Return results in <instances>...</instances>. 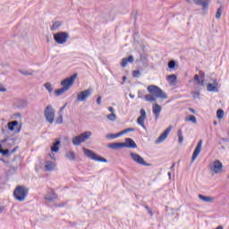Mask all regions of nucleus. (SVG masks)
<instances>
[{
  "label": "nucleus",
  "instance_id": "f257e3e1",
  "mask_svg": "<svg viewBox=\"0 0 229 229\" xmlns=\"http://www.w3.org/2000/svg\"><path fill=\"white\" fill-rule=\"evenodd\" d=\"M78 78V73H74L73 75L61 81V85L63 86L61 89L55 90V95L58 98L65 92H69L71 90L72 85H74V81Z\"/></svg>",
  "mask_w": 229,
  "mask_h": 229
},
{
  "label": "nucleus",
  "instance_id": "f03ea898",
  "mask_svg": "<svg viewBox=\"0 0 229 229\" xmlns=\"http://www.w3.org/2000/svg\"><path fill=\"white\" fill-rule=\"evenodd\" d=\"M30 192V189L18 185L13 191V196L17 201H24L28 193Z\"/></svg>",
  "mask_w": 229,
  "mask_h": 229
},
{
  "label": "nucleus",
  "instance_id": "7ed1b4c3",
  "mask_svg": "<svg viewBox=\"0 0 229 229\" xmlns=\"http://www.w3.org/2000/svg\"><path fill=\"white\" fill-rule=\"evenodd\" d=\"M148 92L151 94V96H155V98H159L160 99H167V94L160 89V87L157 85H150L147 88Z\"/></svg>",
  "mask_w": 229,
  "mask_h": 229
},
{
  "label": "nucleus",
  "instance_id": "20e7f679",
  "mask_svg": "<svg viewBox=\"0 0 229 229\" xmlns=\"http://www.w3.org/2000/svg\"><path fill=\"white\" fill-rule=\"evenodd\" d=\"M83 153L88 158H90V160H94L95 162H103L105 164L108 162L106 158L102 157L101 156L96 154L93 150H90L89 148H84Z\"/></svg>",
  "mask_w": 229,
  "mask_h": 229
},
{
  "label": "nucleus",
  "instance_id": "39448f33",
  "mask_svg": "<svg viewBox=\"0 0 229 229\" xmlns=\"http://www.w3.org/2000/svg\"><path fill=\"white\" fill-rule=\"evenodd\" d=\"M91 136L92 132L90 131H84L81 135L72 138V144L73 146H80L81 143L85 142V140H89Z\"/></svg>",
  "mask_w": 229,
  "mask_h": 229
},
{
  "label": "nucleus",
  "instance_id": "423d86ee",
  "mask_svg": "<svg viewBox=\"0 0 229 229\" xmlns=\"http://www.w3.org/2000/svg\"><path fill=\"white\" fill-rule=\"evenodd\" d=\"M55 108H53V106L48 105L44 111V115H45V119L46 121H47V123H49V124H53V123H55Z\"/></svg>",
  "mask_w": 229,
  "mask_h": 229
},
{
  "label": "nucleus",
  "instance_id": "0eeeda50",
  "mask_svg": "<svg viewBox=\"0 0 229 229\" xmlns=\"http://www.w3.org/2000/svg\"><path fill=\"white\" fill-rule=\"evenodd\" d=\"M54 40L56 44H65L69 40V33L65 31H60L54 34Z\"/></svg>",
  "mask_w": 229,
  "mask_h": 229
},
{
  "label": "nucleus",
  "instance_id": "6e6552de",
  "mask_svg": "<svg viewBox=\"0 0 229 229\" xmlns=\"http://www.w3.org/2000/svg\"><path fill=\"white\" fill-rule=\"evenodd\" d=\"M130 157L133 160V162H135L136 164H139V165H145L146 167H151V164L145 162L144 158L140 157V155L135 152H131Z\"/></svg>",
  "mask_w": 229,
  "mask_h": 229
},
{
  "label": "nucleus",
  "instance_id": "1a4fd4ad",
  "mask_svg": "<svg viewBox=\"0 0 229 229\" xmlns=\"http://www.w3.org/2000/svg\"><path fill=\"white\" fill-rule=\"evenodd\" d=\"M90 96H92V88H89L84 91L79 92L77 94V101L85 102L88 98H90Z\"/></svg>",
  "mask_w": 229,
  "mask_h": 229
},
{
  "label": "nucleus",
  "instance_id": "9d476101",
  "mask_svg": "<svg viewBox=\"0 0 229 229\" xmlns=\"http://www.w3.org/2000/svg\"><path fill=\"white\" fill-rule=\"evenodd\" d=\"M197 6H201L203 12L208 10V4H210V0H192ZM187 3H191V0H186Z\"/></svg>",
  "mask_w": 229,
  "mask_h": 229
},
{
  "label": "nucleus",
  "instance_id": "9b49d317",
  "mask_svg": "<svg viewBox=\"0 0 229 229\" xmlns=\"http://www.w3.org/2000/svg\"><path fill=\"white\" fill-rule=\"evenodd\" d=\"M171 130H173L172 126H169L165 130V131L157 138V140L155 141V144H162L165 139H167V136L169 133H171Z\"/></svg>",
  "mask_w": 229,
  "mask_h": 229
},
{
  "label": "nucleus",
  "instance_id": "f8f14e48",
  "mask_svg": "<svg viewBox=\"0 0 229 229\" xmlns=\"http://www.w3.org/2000/svg\"><path fill=\"white\" fill-rule=\"evenodd\" d=\"M140 115L137 119V123L140 124L144 130H146V125L144 124V121H146L147 114L144 108H141L140 111Z\"/></svg>",
  "mask_w": 229,
  "mask_h": 229
},
{
  "label": "nucleus",
  "instance_id": "ddd939ff",
  "mask_svg": "<svg viewBox=\"0 0 229 229\" xmlns=\"http://www.w3.org/2000/svg\"><path fill=\"white\" fill-rule=\"evenodd\" d=\"M203 147V140H200L194 151H193V154H192V157H191V162H194V160H196V158H198V157L199 156V153H201V148Z\"/></svg>",
  "mask_w": 229,
  "mask_h": 229
},
{
  "label": "nucleus",
  "instance_id": "4468645a",
  "mask_svg": "<svg viewBox=\"0 0 229 229\" xmlns=\"http://www.w3.org/2000/svg\"><path fill=\"white\" fill-rule=\"evenodd\" d=\"M123 148H128L129 149L137 148V143L131 138H126L125 142H123Z\"/></svg>",
  "mask_w": 229,
  "mask_h": 229
},
{
  "label": "nucleus",
  "instance_id": "2eb2a0df",
  "mask_svg": "<svg viewBox=\"0 0 229 229\" xmlns=\"http://www.w3.org/2000/svg\"><path fill=\"white\" fill-rule=\"evenodd\" d=\"M223 169V163L219 160H215L213 164V171L216 174L221 173V170Z\"/></svg>",
  "mask_w": 229,
  "mask_h": 229
},
{
  "label": "nucleus",
  "instance_id": "dca6fc26",
  "mask_svg": "<svg viewBox=\"0 0 229 229\" xmlns=\"http://www.w3.org/2000/svg\"><path fill=\"white\" fill-rule=\"evenodd\" d=\"M28 99H18L16 101V108L19 110H22L23 108H26L28 106Z\"/></svg>",
  "mask_w": 229,
  "mask_h": 229
},
{
  "label": "nucleus",
  "instance_id": "f3484780",
  "mask_svg": "<svg viewBox=\"0 0 229 229\" xmlns=\"http://www.w3.org/2000/svg\"><path fill=\"white\" fill-rule=\"evenodd\" d=\"M152 112H153L156 119H158V117L160 115V112H162V106H160V105H158V104H155L153 106Z\"/></svg>",
  "mask_w": 229,
  "mask_h": 229
},
{
  "label": "nucleus",
  "instance_id": "a211bd4d",
  "mask_svg": "<svg viewBox=\"0 0 229 229\" xmlns=\"http://www.w3.org/2000/svg\"><path fill=\"white\" fill-rule=\"evenodd\" d=\"M64 157L67 160H70V162H74V160H76V153L72 150L66 151Z\"/></svg>",
  "mask_w": 229,
  "mask_h": 229
},
{
  "label": "nucleus",
  "instance_id": "6ab92c4d",
  "mask_svg": "<svg viewBox=\"0 0 229 229\" xmlns=\"http://www.w3.org/2000/svg\"><path fill=\"white\" fill-rule=\"evenodd\" d=\"M134 57L133 55H130L129 57H124L122 59L121 67L124 68L128 64H131L133 62Z\"/></svg>",
  "mask_w": 229,
  "mask_h": 229
},
{
  "label": "nucleus",
  "instance_id": "aec40b11",
  "mask_svg": "<svg viewBox=\"0 0 229 229\" xmlns=\"http://www.w3.org/2000/svg\"><path fill=\"white\" fill-rule=\"evenodd\" d=\"M107 148H109V149H122V148H123V142H114V143H109L107 144Z\"/></svg>",
  "mask_w": 229,
  "mask_h": 229
},
{
  "label": "nucleus",
  "instance_id": "412c9836",
  "mask_svg": "<svg viewBox=\"0 0 229 229\" xmlns=\"http://www.w3.org/2000/svg\"><path fill=\"white\" fill-rule=\"evenodd\" d=\"M207 89L208 92H219V89H217V82H215L214 84L208 83L207 85Z\"/></svg>",
  "mask_w": 229,
  "mask_h": 229
},
{
  "label": "nucleus",
  "instance_id": "4be33fe9",
  "mask_svg": "<svg viewBox=\"0 0 229 229\" xmlns=\"http://www.w3.org/2000/svg\"><path fill=\"white\" fill-rule=\"evenodd\" d=\"M199 199H200L201 201H204V203H212L214 201L213 197L205 196L203 194H199Z\"/></svg>",
  "mask_w": 229,
  "mask_h": 229
},
{
  "label": "nucleus",
  "instance_id": "5701e85b",
  "mask_svg": "<svg viewBox=\"0 0 229 229\" xmlns=\"http://www.w3.org/2000/svg\"><path fill=\"white\" fill-rule=\"evenodd\" d=\"M15 126H19V122L17 120L9 122L7 123V128L10 131H15Z\"/></svg>",
  "mask_w": 229,
  "mask_h": 229
},
{
  "label": "nucleus",
  "instance_id": "b1692460",
  "mask_svg": "<svg viewBox=\"0 0 229 229\" xmlns=\"http://www.w3.org/2000/svg\"><path fill=\"white\" fill-rule=\"evenodd\" d=\"M60 144H61V141L59 140L54 142L53 146L51 147L52 153H58V151H60V147H59Z\"/></svg>",
  "mask_w": 229,
  "mask_h": 229
},
{
  "label": "nucleus",
  "instance_id": "393cba45",
  "mask_svg": "<svg viewBox=\"0 0 229 229\" xmlns=\"http://www.w3.org/2000/svg\"><path fill=\"white\" fill-rule=\"evenodd\" d=\"M18 72L23 76H33V72H35L33 70H18Z\"/></svg>",
  "mask_w": 229,
  "mask_h": 229
},
{
  "label": "nucleus",
  "instance_id": "a878e982",
  "mask_svg": "<svg viewBox=\"0 0 229 229\" xmlns=\"http://www.w3.org/2000/svg\"><path fill=\"white\" fill-rule=\"evenodd\" d=\"M46 171H53L55 169V163L52 161H47L45 165Z\"/></svg>",
  "mask_w": 229,
  "mask_h": 229
},
{
  "label": "nucleus",
  "instance_id": "bb28decb",
  "mask_svg": "<svg viewBox=\"0 0 229 229\" xmlns=\"http://www.w3.org/2000/svg\"><path fill=\"white\" fill-rule=\"evenodd\" d=\"M122 136H123V134H122V132L120 131V132H118V133H116V134H114V133L106 134V139H107V140H110V139H117V138L122 137Z\"/></svg>",
  "mask_w": 229,
  "mask_h": 229
},
{
  "label": "nucleus",
  "instance_id": "cd10ccee",
  "mask_svg": "<svg viewBox=\"0 0 229 229\" xmlns=\"http://www.w3.org/2000/svg\"><path fill=\"white\" fill-rule=\"evenodd\" d=\"M194 80L197 81V85H200V87H205V81L199 79V75L195 74Z\"/></svg>",
  "mask_w": 229,
  "mask_h": 229
},
{
  "label": "nucleus",
  "instance_id": "c85d7f7f",
  "mask_svg": "<svg viewBox=\"0 0 229 229\" xmlns=\"http://www.w3.org/2000/svg\"><path fill=\"white\" fill-rule=\"evenodd\" d=\"M56 198H57L56 194L55 192H52L51 194L47 195L45 197V199L47 201H55V199H56Z\"/></svg>",
  "mask_w": 229,
  "mask_h": 229
},
{
  "label": "nucleus",
  "instance_id": "c756f323",
  "mask_svg": "<svg viewBox=\"0 0 229 229\" xmlns=\"http://www.w3.org/2000/svg\"><path fill=\"white\" fill-rule=\"evenodd\" d=\"M185 121H188L190 123H192L193 124H197L198 123V120L196 119V116H194L193 114H190Z\"/></svg>",
  "mask_w": 229,
  "mask_h": 229
},
{
  "label": "nucleus",
  "instance_id": "7c9ffc66",
  "mask_svg": "<svg viewBox=\"0 0 229 229\" xmlns=\"http://www.w3.org/2000/svg\"><path fill=\"white\" fill-rule=\"evenodd\" d=\"M145 99L146 101H148V103H153L155 101H157V98L153 97V95L151 94H148L145 96Z\"/></svg>",
  "mask_w": 229,
  "mask_h": 229
},
{
  "label": "nucleus",
  "instance_id": "2f4dec72",
  "mask_svg": "<svg viewBox=\"0 0 229 229\" xmlns=\"http://www.w3.org/2000/svg\"><path fill=\"white\" fill-rule=\"evenodd\" d=\"M177 77L175 74H171L167 76V81L169 83H176Z\"/></svg>",
  "mask_w": 229,
  "mask_h": 229
},
{
  "label": "nucleus",
  "instance_id": "473e14b6",
  "mask_svg": "<svg viewBox=\"0 0 229 229\" xmlns=\"http://www.w3.org/2000/svg\"><path fill=\"white\" fill-rule=\"evenodd\" d=\"M60 26H62V22L55 21V22H54L53 26L50 27V30H51V31H55V30H58V28H60Z\"/></svg>",
  "mask_w": 229,
  "mask_h": 229
},
{
  "label": "nucleus",
  "instance_id": "72a5a7b5",
  "mask_svg": "<svg viewBox=\"0 0 229 229\" xmlns=\"http://www.w3.org/2000/svg\"><path fill=\"white\" fill-rule=\"evenodd\" d=\"M44 87L49 94H51L53 92V85L50 82L45 83Z\"/></svg>",
  "mask_w": 229,
  "mask_h": 229
},
{
  "label": "nucleus",
  "instance_id": "f704fd0d",
  "mask_svg": "<svg viewBox=\"0 0 229 229\" xmlns=\"http://www.w3.org/2000/svg\"><path fill=\"white\" fill-rule=\"evenodd\" d=\"M0 154L3 155L4 157H6L7 155L10 154V149H4L3 145H0Z\"/></svg>",
  "mask_w": 229,
  "mask_h": 229
},
{
  "label": "nucleus",
  "instance_id": "c9c22d12",
  "mask_svg": "<svg viewBox=\"0 0 229 229\" xmlns=\"http://www.w3.org/2000/svg\"><path fill=\"white\" fill-rule=\"evenodd\" d=\"M177 136L179 138V144H182L183 143V134H182V129L178 130Z\"/></svg>",
  "mask_w": 229,
  "mask_h": 229
},
{
  "label": "nucleus",
  "instance_id": "e433bc0d",
  "mask_svg": "<svg viewBox=\"0 0 229 229\" xmlns=\"http://www.w3.org/2000/svg\"><path fill=\"white\" fill-rule=\"evenodd\" d=\"M216 117L217 119H223V117H225V111L223 109H218L216 111Z\"/></svg>",
  "mask_w": 229,
  "mask_h": 229
},
{
  "label": "nucleus",
  "instance_id": "4c0bfd02",
  "mask_svg": "<svg viewBox=\"0 0 229 229\" xmlns=\"http://www.w3.org/2000/svg\"><path fill=\"white\" fill-rule=\"evenodd\" d=\"M221 15H223V6H220L216 13V19H221Z\"/></svg>",
  "mask_w": 229,
  "mask_h": 229
},
{
  "label": "nucleus",
  "instance_id": "58836bf2",
  "mask_svg": "<svg viewBox=\"0 0 229 229\" xmlns=\"http://www.w3.org/2000/svg\"><path fill=\"white\" fill-rule=\"evenodd\" d=\"M107 119L109 121H115L117 119V115H115V113H111L107 114Z\"/></svg>",
  "mask_w": 229,
  "mask_h": 229
},
{
  "label": "nucleus",
  "instance_id": "ea45409f",
  "mask_svg": "<svg viewBox=\"0 0 229 229\" xmlns=\"http://www.w3.org/2000/svg\"><path fill=\"white\" fill-rule=\"evenodd\" d=\"M168 67L169 69H174V67H176V61L172 60L168 63Z\"/></svg>",
  "mask_w": 229,
  "mask_h": 229
},
{
  "label": "nucleus",
  "instance_id": "a19ab883",
  "mask_svg": "<svg viewBox=\"0 0 229 229\" xmlns=\"http://www.w3.org/2000/svg\"><path fill=\"white\" fill-rule=\"evenodd\" d=\"M132 77H133V78H140V71H139V70H134V71L132 72Z\"/></svg>",
  "mask_w": 229,
  "mask_h": 229
},
{
  "label": "nucleus",
  "instance_id": "79ce46f5",
  "mask_svg": "<svg viewBox=\"0 0 229 229\" xmlns=\"http://www.w3.org/2000/svg\"><path fill=\"white\" fill-rule=\"evenodd\" d=\"M129 131H135V128H127L120 132L122 133V135H124L125 133H129Z\"/></svg>",
  "mask_w": 229,
  "mask_h": 229
},
{
  "label": "nucleus",
  "instance_id": "37998d69",
  "mask_svg": "<svg viewBox=\"0 0 229 229\" xmlns=\"http://www.w3.org/2000/svg\"><path fill=\"white\" fill-rule=\"evenodd\" d=\"M55 123H56L57 124H62V123H64V116L59 115V116L57 117Z\"/></svg>",
  "mask_w": 229,
  "mask_h": 229
},
{
  "label": "nucleus",
  "instance_id": "c03bdc74",
  "mask_svg": "<svg viewBox=\"0 0 229 229\" xmlns=\"http://www.w3.org/2000/svg\"><path fill=\"white\" fill-rule=\"evenodd\" d=\"M192 98H193L194 99H199V92L194 91V92L192 93Z\"/></svg>",
  "mask_w": 229,
  "mask_h": 229
},
{
  "label": "nucleus",
  "instance_id": "a18cd8bd",
  "mask_svg": "<svg viewBox=\"0 0 229 229\" xmlns=\"http://www.w3.org/2000/svg\"><path fill=\"white\" fill-rule=\"evenodd\" d=\"M146 210L148 211V214L151 216H153V211L151 210V208L148 206H145Z\"/></svg>",
  "mask_w": 229,
  "mask_h": 229
},
{
  "label": "nucleus",
  "instance_id": "49530a36",
  "mask_svg": "<svg viewBox=\"0 0 229 229\" xmlns=\"http://www.w3.org/2000/svg\"><path fill=\"white\" fill-rule=\"evenodd\" d=\"M8 89L4 88L3 84H0V92H6Z\"/></svg>",
  "mask_w": 229,
  "mask_h": 229
},
{
  "label": "nucleus",
  "instance_id": "de8ad7c7",
  "mask_svg": "<svg viewBox=\"0 0 229 229\" xmlns=\"http://www.w3.org/2000/svg\"><path fill=\"white\" fill-rule=\"evenodd\" d=\"M143 96H142V91L139 90L138 91V98L139 99H142Z\"/></svg>",
  "mask_w": 229,
  "mask_h": 229
},
{
  "label": "nucleus",
  "instance_id": "09e8293b",
  "mask_svg": "<svg viewBox=\"0 0 229 229\" xmlns=\"http://www.w3.org/2000/svg\"><path fill=\"white\" fill-rule=\"evenodd\" d=\"M101 98H102L101 96H99V97L97 98V105H101Z\"/></svg>",
  "mask_w": 229,
  "mask_h": 229
},
{
  "label": "nucleus",
  "instance_id": "8fccbe9b",
  "mask_svg": "<svg viewBox=\"0 0 229 229\" xmlns=\"http://www.w3.org/2000/svg\"><path fill=\"white\" fill-rule=\"evenodd\" d=\"M19 149V147H15L13 149L11 150V155H13Z\"/></svg>",
  "mask_w": 229,
  "mask_h": 229
},
{
  "label": "nucleus",
  "instance_id": "3c124183",
  "mask_svg": "<svg viewBox=\"0 0 229 229\" xmlns=\"http://www.w3.org/2000/svg\"><path fill=\"white\" fill-rule=\"evenodd\" d=\"M108 110L111 112V114H114L115 112V109H114L112 106L108 107Z\"/></svg>",
  "mask_w": 229,
  "mask_h": 229
},
{
  "label": "nucleus",
  "instance_id": "603ef678",
  "mask_svg": "<svg viewBox=\"0 0 229 229\" xmlns=\"http://www.w3.org/2000/svg\"><path fill=\"white\" fill-rule=\"evenodd\" d=\"M189 110L191 112V114H196V110L194 108L190 107Z\"/></svg>",
  "mask_w": 229,
  "mask_h": 229
},
{
  "label": "nucleus",
  "instance_id": "864d4df0",
  "mask_svg": "<svg viewBox=\"0 0 229 229\" xmlns=\"http://www.w3.org/2000/svg\"><path fill=\"white\" fill-rule=\"evenodd\" d=\"M129 98H131V99H134V98H135V95L130 93V94H129Z\"/></svg>",
  "mask_w": 229,
  "mask_h": 229
},
{
  "label": "nucleus",
  "instance_id": "5fc2aeb1",
  "mask_svg": "<svg viewBox=\"0 0 229 229\" xmlns=\"http://www.w3.org/2000/svg\"><path fill=\"white\" fill-rule=\"evenodd\" d=\"M22 115L21 114V113H16L14 114V117H21Z\"/></svg>",
  "mask_w": 229,
  "mask_h": 229
},
{
  "label": "nucleus",
  "instance_id": "6e6d98bb",
  "mask_svg": "<svg viewBox=\"0 0 229 229\" xmlns=\"http://www.w3.org/2000/svg\"><path fill=\"white\" fill-rule=\"evenodd\" d=\"M175 166H176V163H173V165H172V166L170 167V169L173 171Z\"/></svg>",
  "mask_w": 229,
  "mask_h": 229
},
{
  "label": "nucleus",
  "instance_id": "4d7b16f0",
  "mask_svg": "<svg viewBox=\"0 0 229 229\" xmlns=\"http://www.w3.org/2000/svg\"><path fill=\"white\" fill-rule=\"evenodd\" d=\"M4 210V207H0V214H3V211Z\"/></svg>",
  "mask_w": 229,
  "mask_h": 229
},
{
  "label": "nucleus",
  "instance_id": "13d9d810",
  "mask_svg": "<svg viewBox=\"0 0 229 229\" xmlns=\"http://www.w3.org/2000/svg\"><path fill=\"white\" fill-rule=\"evenodd\" d=\"M50 158L55 159V155L49 154Z\"/></svg>",
  "mask_w": 229,
  "mask_h": 229
},
{
  "label": "nucleus",
  "instance_id": "bf43d9fd",
  "mask_svg": "<svg viewBox=\"0 0 229 229\" xmlns=\"http://www.w3.org/2000/svg\"><path fill=\"white\" fill-rule=\"evenodd\" d=\"M216 229H224L223 225H218Z\"/></svg>",
  "mask_w": 229,
  "mask_h": 229
},
{
  "label": "nucleus",
  "instance_id": "052dcab7",
  "mask_svg": "<svg viewBox=\"0 0 229 229\" xmlns=\"http://www.w3.org/2000/svg\"><path fill=\"white\" fill-rule=\"evenodd\" d=\"M8 140V139H4L3 140H2V142H6Z\"/></svg>",
  "mask_w": 229,
  "mask_h": 229
},
{
  "label": "nucleus",
  "instance_id": "680f3d73",
  "mask_svg": "<svg viewBox=\"0 0 229 229\" xmlns=\"http://www.w3.org/2000/svg\"><path fill=\"white\" fill-rule=\"evenodd\" d=\"M213 123L215 126H217V122L215 121Z\"/></svg>",
  "mask_w": 229,
  "mask_h": 229
},
{
  "label": "nucleus",
  "instance_id": "e2e57ef3",
  "mask_svg": "<svg viewBox=\"0 0 229 229\" xmlns=\"http://www.w3.org/2000/svg\"><path fill=\"white\" fill-rule=\"evenodd\" d=\"M21 131V127L17 130L16 133H19Z\"/></svg>",
  "mask_w": 229,
  "mask_h": 229
},
{
  "label": "nucleus",
  "instance_id": "0e129e2a",
  "mask_svg": "<svg viewBox=\"0 0 229 229\" xmlns=\"http://www.w3.org/2000/svg\"><path fill=\"white\" fill-rule=\"evenodd\" d=\"M168 176L169 178H171V172H168Z\"/></svg>",
  "mask_w": 229,
  "mask_h": 229
},
{
  "label": "nucleus",
  "instance_id": "69168bd1",
  "mask_svg": "<svg viewBox=\"0 0 229 229\" xmlns=\"http://www.w3.org/2000/svg\"><path fill=\"white\" fill-rule=\"evenodd\" d=\"M64 108H65V106H64L61 108V110H64Z\"/></svg>",
  "mask_w": 229,
  "mask_h": 229
},
{
  "label": "nucleus",
  "instance_id": "338daca9",
  "mask_svg": "<svg viewBox=\"0 0 229 229\" xmlns=\"http://www.w3.org/2000/svg\"><path fill=\"white\" fill-rule=\"evenodd\" d=\"M123 80H126V76H124V77L123 78Z\"/></svg>",
  "mask_w": 229,
  "mask_h": 229
}]
</instances>
